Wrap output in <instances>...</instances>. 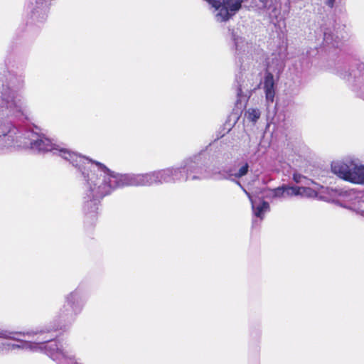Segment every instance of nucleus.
<instances>
[{
  "label": "nucleus",
  "instance_id": "1",
  "mask_svg": "<svg viewBox=\"0 0 364 364\" xmlns=\"http://www.w3.org/2000/svg\"><path fill=\"white\" fill-rule=\"evenodd\" d=\"M84 176V208L97 210L100 199L112 190L125 186H151L157 183L156 171L144 174H117L112 172L104 164L95 161L90 166V171Z\"/></svg>",
  "mask_w": 364,
  "mask_h": 364
},
{
  "label": "nucleus",
  "instance_id": "2",
  "mask_svg": "<svg viewBox=\"0 0 364 364\" xmlns=\"http://www.w3.org/2000/svg\"><path fill=\"white\" fill-rule=\"evenodd\" d=\"M17 144L22 148H30L36 151H52L54 154H58L70 161L74 166L79 168L83 167L85 173L90 171V164L95 162L65 148L60 147L52 143L49 139L31 131L24 132L23 139L17 141Z\"/></svg>",
  "mask_w": 364,
  "mask_h": 364
},
{
  "label": "nucleus",
  "instance_id": "3",
  "mask_svg": "<svg viewBox=\"0 0 364 364\" xmlns=\"http://www.w3.org/2000/svg\"><path fill=\"white\" fill-rule=\"evenodd\" d=\"M35 335H37V333L28 332L26 333H21L20 332H10L0 329V338L13 339L19 342L18 344L11 343L9 342L2 343L0 348L1 350L7 351L16 349H23L33 352L45 350L46 354L53 360V358L49 355L50 353H55L59 357L60 360H63L65 353L58 347L56 342H50L49 343H47L48 341L51 340V337L48 338L46 336L43 338L38 337L36 339L32 338L31 340H23L20 338V336H28L30 338L33 337Z\"/></svg>",
  "mask_w": 364,
  "mask_h": 364
},
{
  "label": "nucleus",
  "instance_id": "4",
  "mask_svg": "<svg viewBox=\"0 0 364 364\" xmlns=\"http://www.w3.org/2000/svg\"><path fill=\"white\" fill-rule=\"evenodd\" d=\"M23 85V81L10 76L6 84H2L1 102L9 112L16 117L26 115L28 110L18 90Z\"/></svg>",
  "mask_w": 364,
  "mask_h": 364
},
{
  "label": "nucleus",
  "instance_id": "5",
  "mask_svg": "<svg viewBox=\"0 0 364 364\" xmlns=\"http://www.w3.org/2000/svg\"><path fill=\"white\" fill-rule=\"evenodd\" d=\"M332 172L339 178L355 184L364 185V164L355 161H335L331 164Z\"/></svg>",
  "mask_w": 364,
  "mask_h": 364
},
{
  "label": "nucleus",
  "instance_id": "6",
  "mask_svg": "<svg viewBox=\"0 0 364 364\" xmlns=\"http://www.w3.org/2000/svg\"><path fill=\"white\" fill-rule=\"evenodd\" d=\"M292 196H301L306 198L319 197L321 199L327 201H334L338 197L345 200L346 198H350V193L348 191H339L337 190L330 189L328 188L321 187L319 189H314L310 187L305 186H292Z\"/></svg>",
  "mask_w": 364,
  "mask_h": 364
},
{
  "label": "nucleus",
  "instance_id": "7",
  "mask_svg": "<svg viewBox=\"0 0 364 364\" xmlns=\"http://www.w3.org/2000/svg\"><path fill=\"white\" fill-rule=\"evenodd\" d=\"M23 139V132L13 125L0 124V151H4L13 146L20 147L17 141Z\"/></svg>",
  "mask_w": 364,
  "mask_h": 364
},
{
  "label": "nucleus",
  "instance_id": "8",
  "mask_svg": "<svg viewBox=\"0 0 364 364\" xmlns=\"http://www.w3.org/2000/svg\"><path fill=\"white\" fill-rule=\"evenodd\" d=\"M80 310L79 296L76 292L70 293L60 309V316L65 321H70L73 316Z\"/></svg>",
  "mask_w": 364,
  "mask_h": 364
},
{
  "label": "nucleus",
  "instance_id": "9",
  "mask_svg": "<svg viewBox=\"0 0 364 364\" xmlns=\"http://www.w3.org/2000/svg\"><path fill=\"white\" fill-rule=\"evenodd\" d=\"M292 186H282L272 190H267L264 196L269 198H287L292 196Z\"/></svg>",
  "mask_w": 364,
  "mask_h": 364
},
{
  "label": "nucleus",
  "instance_id": "10",
  "mask_svg": "<svg viewBox=\"0 0 364 364\" xmlns=\"http://www.w3.org/2000/svg\"><path fill=\"white\" fill-rule=\"evenodd\" d=\"M244 191L247 195V196L249 197V198L251 201L252 208L254 215L256 217L259 218L260 220H262L264 213L269 210V203L265 201H262L258 205H257L256 201L255 200H253L251 195L249 193H247L245 189H244Z\"/></svg>",
  "mask_w": 364,
  "mask_h": 364
},
{
  "label": "nucleus",
  "instance_id": "11",
  "mask_svg": "<svg viewBox=\"0 0 364 364\" xmlns=\"http://www.w3.org/2000/svg\"><path fill=\"white\" fill-rule=\"evenodd\" d=\"M348 193H350V196L348 198H346L344 201L350 202V203L348 205V208L360 214L361 215L364 216V200H361L357 198H354V193H352L350 191Z\"/></svg>",
  "mask_w": 364,
  "mask_h": 364
},
{
  "label": "nucleus",
  "instance_id": "12",
  "mask_svg": "<svg viewBox=\"0 0 364 364\" xmlns=\"http://www.w3.org/2000/svg\"><path fill=\"white\" fill-rule=\"evenodd\" d=\"M264 89L266 94V99L268 102H272L274 97V78L272 75L267 74L264 78Z\"/></svg>",
  "mask_w": 364,
  "mask_h": 364
},
{
  "label": "nucleus",
  "instance_id": "13",
  "mask_svg": "<svg viewBox=\"0 0 364 364\" xmlns=\"http://www.w3.org/2000/svg\"><path fill=\"white\" fill-rule=\"evenodd\" d=\"M193 168V165H185L180 168H172L173 171V182L186 181L188 179V171Z\"/></svg>",
  "mask_w": 364,
  "mask_h": 364
},
{
  "label": "nucleus",
  "instance_id": "14",
  "mask_svg": "<svg viewBox=\"0 0 364 364\" xmlns=\"http://www.w3.org/2000/svg\"><path fill=\"white\" fill-rule=\"evenodd\" d=\"M157 183L173 182V171L172 168H166L156 171Z\"/></svg>",
  "mask_w": 364,
  "mask_h": 364
},
{
  "label": "nucleus",
  "instance_id": "15",
  "mask_svg": "<svg viewBox=\"0 0 364 364\" xmlns=\"http://www.w3.org/2000/svg\"><path fill=\"white\" fill-rule=\"evenodd\" d=\"M235 50L238 54L248 53L251 46L245 40L240 36H234Z\"/></svg>",
  "mask_w": 364,
  "mask_h": 364
},
{
  "label": "nucleus",
  "instance_id": "16",
  "mask_svg": "<svg viewBox=\"0 0 364 364\" xmlns=\"http://www.w3.org/2000/svg\"><path fill=\"white\" fill-rule=\"evenodd\" d=\"M260 114L258 109L250 108L245 112V116L250 122H256L260 117Z\"/></svg>",
  "mask_w": 364,
  "mask_h": 364
},
{
  "label": "nucleus",
  "instance_id": "17",
  "mask_svg": "<svg viewBox=\"0 0 364 364\" xmlns=\"http://www.w3.org/2000/svg\"><path fill=\"white\" fill-rule=\"evenodd\" d=\"M249 165L247 163L244 164L238 170L237 172L232 174L237 178L242 177L247 173Z\"/></svg>",
  "mask_w": 364,
  "mask_h": 364
},
{
  "label": "nucleus",
  "instance_id": "18",
  "mask_svg": "<svg viewBox=\"0 0 364 364\" xmlns=\"http://www.w3.org/2000/svg\"><path fill=\"white\" fill-rule=\"evenodd\" d=\"M293 179L297 183H302L304 180L307 181L306 183H305V184H306V185H309L310 183H314L313 181L306 180V178L305 177H304L303 176H301V174H299V173H294L293 176Z\"/></svg>",
  "mask_w": 364,
  "mask_h": 364
},
{
  "label": "nucleus",
  "instance_id": "19",
  "mask_svg": "<svg viewBox=\"0 0 364 364\" xmlns=\"http://www.w3.org/2000/svg\"><path fill=\"white\" fill-rule=\"evenodd\" d=\"M277 11L276 9H274L271 13H270V16L271 18H275L276 19H277L278 16H277Z\"/></svg>",
  "mask_w": 364,
  "mask_h": 364
},
{
  "label": "nucleus",
  "instance_id": "20",
  "mask_svg": "<svg viewBox=\"0 0 364 364\" xmlns=\"http://www.w3.org/2000/svg\"><path fill=\"white\" fill-rule=\"evenodd\" d=\"M336 0H327L326 1V4L330 6V7H333V5H334V2H335Z\"/></svg>",
  "mask_w": 364,
  "mask_h": 364
},
{
  "label": "nucleus",
  "instance_id": "21",
  "mask_svg": "<svg viewBox=\"0 0 364 364\" xmlns=\"http://www.w3.org/2000/svg\"><path fill=\"white\" fill-rule=\"evenodd\" d=\"M262 3V5L261 6L262 7H265L266 5H267V0H259Z\"/></svg>",
  "mask_w": 364,
  "mask_h": 364
},
{
  "label": "nucleus",
  "instance_id": "22",
  "mask_svg": "<svg viewBox=\"0 0 364 364\" xmlns=\"http://www.w3.org/2000/svg\"><path fill=\"white\" fill-rule=\"evenodd\" d=\"M241 95H242V90H241V88H239L238 92H237V96L240 97Z\"/></svg>",
  "mask_w": 364,
  "mask_h": 364
},
{
  "label": "nucleus",
  "instance_id": "23",
  "mask_svg": "<svg viewBox=\"0 0 364 364\" xmlns=\"http://www.w3.org/2000/svg\"><path fill=\"white\" fill-rule=\"evenodd\" d=\"M198 178V177H197V176H193L192 177V178H193V179H196V178Z\"/></svg>",
  "mask_w": 364,
  "mask_h": 364
}]
</instances>
